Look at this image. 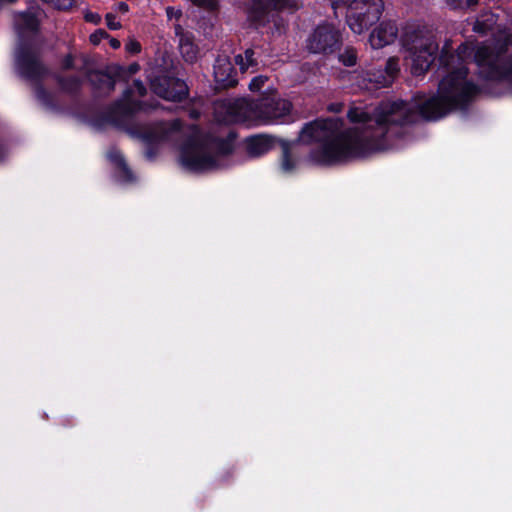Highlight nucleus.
<instances>
[{"label": "nucleus", "instance_id": "f257e3e1", "mask_svg": "<svg viewBox=\"0 0 512 512\" xmlns=\"http://www.w3.org/2000/svg\"><path fill=\"white\" fill-rule=\"evenodd\" d=\"M468 74L465 65L456 67L442 78L435 95L418 96L413 108L405 101L383 106L377 113L375 131H341L339 120L317 118L303 125L298 139L305 144L319 143L309 157L320 166L343 164L387 150L405 136V126L413 124L417 116L427 121L439 120L453 110L466 109L476 95L487 89V84L480 87L467 80Z\"/></svg>", "mask_w": 512, "mask_h": 512}, {"label": "nucleus", "instance_id": "f03ea898", "mask_svg": "<svg viewBox=\"0 0 512 512\" xmlns=\"http://www.w3.org/2000/svg\"><path fill=\"white\" fill-rule=\"evenodd\" d=\"M402 45L411 58V73L424 75L437 60L440 68L449 69L459 55L452 52L450 41H445L440 53L439 45L433 35H425L420 29L406 30L402 35Z\"/></svg>", "mask_w": 512, "mask_h": 512}, {"label": "nucleus", "instance_id": "7ed1b4c3", "mask_svg": "<svg viewBox=\"0 0 512 512\" xmlns=\"http://www.w3.org/2000/svg\"><path fill=\"white\" fill-rule=\"evenodd\" d=\"M180 163L193 173L212 171L218 167V157L224 156V138L196 131L180 146Z\"/></svg>", "mask_w": 512, "mask_h": 512}, {"label": "nucleus", "instance_id": "20e7f679", "mask_svg": "<svg viewBox=\"0 0 512 512\" xmlns=\"http://www.w3.org/2000/svg\"><path fill=\"white\" fill-rule=\"evenodd\" d=\"M292 108L289 100L276 94L263 96L255 101L246 98L229 101L226 98V119L231 117L239 123H246L252 119L272 123L289 116Z\"/></svg>", "mask_w": 512, "mask_h": 512}, {"label": "nucleus", "instance_id": "39448f33", "mask_svg": "<svg viewBox=\"0 0 512 512\" xmlns=\"http://www.w3.org/2000/svg\"><path fill=\"white\" fill-rule=\"evenodd\" d=\"M344 46V34L339 25L322 20L306 34L303 48L309 55L330 60Z\"/></svg>", "mask_w": 512, "mask_h": 512}, {"label": "nucleus", "instance_id": "423d86ee", "mask_svg": "<svg viewBox=\"0 0 512 512\" xmlns=\"http://www.w3.org/2000/svg\"><path fill=\"white\" fill-rule=\"evenodd\" d=\"M237 137L234 130L226 131V166L235 156H238L241 162L261 157L274 149L282 140L266 134L249 136L243 141H237Z\"/></svg>", "mask_w": 512, "mask_h": 512}, {"label": "nucleus", "instance_id": "0eeeda50", "mask_svg": "<svg viewBox=\"0 0 512 512\" xmlns=\"http://www.w3.org/2000/svg\"><path fill=\"white\" fill-rule=\"evenodd\" d=\"M480 79L491 82L512 81V53L503 55L489 46H480L474 54Z\"/></svg>", "mask_w": 512, "mask_h": 512}, {"label": "nucleus", "instance_id": "6e6552de", "mask_svg": "<svg viewBox=\"0 0 512 512\" xmlns=\"http://www.w3.org/2000/svg\"><path fill=\"white\" fill-rule=\"evenodd\" d=\"M151 91L160 98L182 102L189 95V88L186 82L178 77L177 67L171 64L166 67L155 68L149 76Z\"/></svg>", "mask_w": 512, "mask_h": 512}, {"label": "nucleus", "instance_id": "1a4fd4ad", "mask_svg": "<svg viewBox=\"0 0 512 512\" xmlns=\"http://www.w3.org/2000/svg\"><path fill=\"white\" fill-rule=\"evenodd\" d=\"M157 106V104L141 100H117L104 112L99 113L95 118V122L99 126L110 124L116 128L126 129L128 122L138 113H147L155 110Z\"/></svg>", "mask_w": 512, "mask_h": 512}, {"label": "nucleus", "instance_id": "9d476101", "mask_svg": "<svg viewBox=\"0 0 512 512\" xmlns=\"http://www.w3.org/2000/svg\"><path fill=\"white\" fill-rule=\"evenodd\" d=\"M384 11L383 0H353L348 5L346 22L356 34L378 23Z\"/></svg>", "mask_w": 512, "mask_h": 512}, {"label": "nucleus", "instance_id": "9b49d317", "mask_svg": "<svg viewBox=\"0 0 512 512\" xmlns=\"http://www.w3.org/2000/svg\"><path fill=\"white\" fill-rule=\"evenodd\" d=\"M16 66L21 77L41 82L49 69L28 44H21L16 54Z\"/></svg>", "mask_w": 512, "mask_h": 512}, {"label": "nucleus", "instance_id": "f8f14e48", "mask_svg": "<svg viewBox=\"0 0 512 512\" xmlns=\"http://www.w3.org/2000/svg\"><path fill=\"white\" fill-rule=\"evenodd\" d=\"M300 8L299 0H252L247 8V19L258 25H264L268 21L269 9L293 14Z\"/></svg>", "mask_w": 512, "mask_h": 512}, {"label": "nucleus", "instance_id": "ddd939ff", "mask_svg": "<svg viewBox=\"0 0 512 512\" xmlns=\"http://www.w3.org/2000/svg\"><path fill=\"white\" fill-rule=\"evenodd\" d=\"M400 73L399 58L390 57L383 68H370L363 72L362 83L367 90H378L393 84Z\"/></svg>", "mask_w": 512, "mask_h": 512}, {"label": "nucleus", "instance_id": "4468645a", "mask_svg": "<svg viewBox=\"0 0 512 512\" xmlns=\"http://www.w3.org/2000/svg\"><path fill=\"white\" fill-rule=\"evenodd\" d=\"M85 77L91 87L94 98H107L115 90L118 77L112 74V64L104 68H90L85 72Z\"/></svg>", "mask_w": 512, "mask_h": 512}, {"label": "nucleus", "instance_id": "2eb2a0df", "mask_svg": "<svg viewBox=\"0 0 512 512\" xmlns=\"http://www.w3.org/2000/svg\"><path fill=\"white\" fill-rule=\"evenodd\" d=\"M398 36V27L395 21L386 20L379 23V25L371 32L369 42L374 49L383 48L386 45L392 44Z\"/></svg>", "mask_w": 512, "mask_h": 512}, {"label": "nucleus", "instance_id": "dca6fc26", "mask_svg": "<svg viewBox=\"0 0 512 512\" xmlns=\"http://www.w3.org/2000/svg\"><path fill=\"white\" fill-rule=\"evenodd\" d=\"M130 132L139 137L145 145H159L169 137V131L164 127L163 122L148 128L135 127Z\"/></svg>", "mask_w": 512, "mask_h": 512}, {"label": "nucleus", "instance_id": "f3484780", "mask_svg": "<svg viewBox=\"0 0 512 512\" xmlns=\"http://www.w3.org/2000/svg\"><path fill=\"white\" fill-rule=\"evenodd\" d=\"M176 35L179 36V51L187 63H194L198 57V46L194 43V35L191 32H184L179 26L176 28Z\"/></svg>", "mask_w": 512, "mask_h": 512}, {"label": "nucleus", "instance_id": "a211bd4d", "mask_svg": "<svg viewBox=\"0 0 512 512\" xmlns=\"http://www.w3.org/2000/svg\"><path fill=\"white\" fill-rule=\"evenodd\" d=\"M400 101L401 100L381 103L374 111L373 124L371 123L372 120L369 117L368 113L359 111L356 108H351L347 113V117H348L349 121L352 123H362L364 125V127L362 129L355 128L356 130H359L361 132H372V131H375L377 128L376 118H377V113H378L379 109L388 104H392V103L400 102Z\"/></svg>", "mask_w": 512, "mask_h": 512}, {"label": "nucleus", "instance_id": "6ab92c4d", "mask_svg": "<svg viewBox=\"0 0 512 512\" xmlns=\"http://www.w3.org/2000/svg\"><path fill=\"white\" fill-rule=\"evenodd\" d=\"M14 22L17 32L22 35L25 32L36 33L40 28V21L35 12L26 11L17 12L14 15Z\"/></svg>", "mask_w": 512, "mask_h": 512}, {"label": "nucleus", "instance_id": "aec40b11", "mask_svg": "<svg viewBox=\"0 0 512 512\" xmlns=\"http://www.w3.org/2000/svg\"><path fill=\"white\" fill-rule=\"evenodd\" d=\"M54 79L57 82L60 90L65 94H68L72 98H78L80 96L83 82L79 76H62L55 74Z\"/></svg>", "mask_w": 512, "mask_h": 512}, {"label": "nucleus", "instance_id": "412c9836", "mask_svg": "<svg viewBox=\"0 0 512 512\" xmlns=\"http://www.w3.org/2000/svg\"><path fill=\"white\" fill-rule=\"evenodd\" d=\"M281 12H276L269 9L268 21L264 25H258L254 21H249L250 25L256 29L264 28L268 24L272 23V32L277 35H283L286 33L288 28V21L280 15Z\"/></svg>", "mask_w": 512, "mask_h": 512}, {"label": "nucleus", "instance_id": "4be33fe9", "mask_svg": "<svg viewBox=\"0 0 512 512\" xmlns=\"http://www.w3.org/2000/svg\"><path fill=\"white\" fill-rule=\"evenodd\" d=\"M282 148L280 168L283 173H293L296 170V161L292 157L291 145L286 140H281L279 144Z\"/></svg>", "mask_w": 512, "mask_h": 512}, {"label": "nucleus", "instance_id": "5701e85b", "mask_svg": "<svg viewBox=\"0 0 512 512\" xmlns=\"http://www.w3.org/2000/svg\"><path fill=\"white\" fill-rule=\"evenodd\" d=\"M335 58L345 67H354L358 61L357 49L352 45H344L333 59Z\"/></svg>", "mask_w": 512, "mask_h": 512}, {"label": "nucleus", "instance_id": "b1692460", "mask_svg": "<svg viewBox=\"0 0 512 512\" xmlns=\"http://www.w3.org/2000/svg\"><path fill=\"white\" fill-rule=\"evenodd\" d=\"M140 70V65L133 62L128 66H123L117 63H112V74L118 77L119 81L128 82L131 76Z\"/></svg>", "mask_w": 512, "mask_h": 512}, {"label": "nucleus", "instance_id": "393cba45", "mask_svg": "<svg viewBox=\"0 0 512 512\" xmlns=\"http://www.w3.org/2000/svg\"><path fill=\"white\" fill-rule=\"evenodd\" d=\"M253 56H254V51L252 49H247L245 51V59L247 61L246 63L244 62V58L242 57V55L239 54V55L235 56V63L237 65H239V69L242 74H244L246 72V70L248 69V67L250 65H256V62L253 59Z\"/></svg>", "mask_w": 512, "mask_h": 512}, {"label": "nucleus", "instance_id": "a878e982", "mask_svg": "<svg viewBox=\"0 0 512 512\" xmlns=\"http://www.w3.org/2000/svg\"><path fill=\"white\" fill-rule=\"evenodd\" d=\"M447 5L453 10H468L479 4L480 0H445Z\"/></svg>", "mask_w": 512, "mask_h": 512}, {"label": "nucleus", "instance_id": "bb28decb", "mask_svg": "<svg viewBox=\"0 0 512 512\" xmlns=\"http://www.w3.org/2000/svg\"><path fill=\"white\" fill-rule=\"evenodd\" d=\"M226 65H229L228 72L226 73V90L234 88L238 84V80L235 78L237 75L236 69L232 66L228 57H226Z\"/></svg>", "mask_w": 512, "mask_h": 512}, {"label": "nucleus", "instance_id": "cd10ccee", "mask_svg": "<svg viewBox=\"0 0 512 512\" xmlns=\"http://www.w3.org/2000/svg\"><path fill=\"white\" fill-rule=\"evenodd\" d=\"M267 80L268 79L266 76H262V75L255 76L250 80V82L248 84V88L252 92L260 91L263 88V86L265 85Z\"/></svg>", "mask_w": 512, "mask_h": 512}, {"label": "nucleus", "instance_id": "c85d7f7f", "mask_svg": "<svg viewBox=\"0 0 512 512\" xmlns=\"http://www.w3.org/2000/svg\"><path fill=\"white\" fill-rule=\"evenodd\" d=\"M118 177L122 182L129 183L134 180V175L127 163L118 168Z\"/></svg>", "mask_w": 512, "mask_h": 512}, {"label": "nucleus", "instance_id": "c756f323", "mask_svg": "<svg viewBox=\"0 0 512 512\" xmlns=\"http://www.w3.org/2000/svg\"><path fill=\"white\" fill-rule=\"evenodd\" d=\"M37 97L46 105H52V96L51 94L45 89V87L42 84H39L36 89Z\"/></svg>", "mask_w": 512, "mask_h": 512}, {"label": "nucleus", "instance_id": "7c9ffc66", "mask_svg": "<svg viewBox=\"0 0 512 512\" xmlns=\"http://www.w3.org/2000/svg\"><path fill=\"white\" fill-rule=\"evenodd\" d=\"M107 38H110V35L104 29H97L90 35L89 40L93 45H98Z\"/></svg>", "mask_w": 512, "mask_h": 512}, {"label": "nucleus", "instance_id": "2f4dec72", "mask_svg": "<svg viewBox=\"0 0 512 512\" xmlns=\"http://www.w3.org/2000/svg\"><path fill=\"white\" fill-rule=\"evenodd\" d=\"M61 69L63 71H70L75 69V57L72 53L66 54L61 60Z\"/></svg>", "mask_w": 512, "mask_h": 512}, {"label": "nucleus", "instance_id": "473e14b6", "mask_svg": "<svg viewBox=\"0 0 512 512\" xmlns=\"http://www.w3.org/2000/svg\"><path fill=\"white\" fill-rule=\"evenodd\" d=\"M108 157L117 169L121 166H124V164L126 163V160L120 151H112L109 153Z\"/></svg>", "mask_w": 512, "mask_h": 512}, {"label": "nucleus", "instance_id": "72a5a7b5", "mask_svg": "<svg viewBox=\"0 0 512 512\" xmlns=\"http://www.w3.org/2000/svg\"><path fill=\"white\" fill-rule=\"evenodd\" d=\"M141 44L139 41H137L136 39H130L126 44H125V50L127 53L131 54V55H136L138 53L141 52Z\"/></svg>", "mask_w": 512, "mask_h": 512}, {"label": "nucleus", "instance_id": "f704fd0d", "mask_svg": "<svg viewBox=\"0 0 512 512\" xmlns=\"http://www.w3.org/2000/svg\"><path fill=\"white\" fill-rule=\"evenodd\" d=\"M106 25L110 30H118L122 27L121 23L116 20V15L109 12L105 15Z\"/></svg>", "mask_w": 512, "mask_h": 512}, {"label": "nucleus", "instance_id": "c9c22d12", "mask_svg": "<svg viewBox=\"0 0 512 512\" xmlns=\"http://www.w3.org/2000/svg\"><path fill=\"white\" fill-rule=\"evenodd\" d=\"M216 105H217V108H216V112H215V118H216V121L218 124H223L224 123V113L221 112V108H224V99H218L216 101Z\"/></svg>", "mask_w": 512, "mask_h": 512}, {"label": "nucleus", "instance_id": "e433bc0d", "mask_svg": "<svg viewBox=\"0 0 512 512\" xmlns=\"http://www.w3.org/2000/svg\"><path fill=\"white\" fill-rule=\"evenodd\" d=\"M41 1L44 3H47V4H53L58 9H66L71 6L70 0H41Z\"/></svg>", "mask_w": 512, "mask_h": 512}, {"label": "nucleus", "instance_id": "4c0bfd02", "mask_svg": "<svg viewBox=\"0 0 512 512\" xmlns=\"http://www.w3.org/2000/svg\"><path fill=\"white\" fill-rule=\"evenodd\" d=\"M145 157L148 159V160H154L157 153H158V146L159 145H145Z\"/></svg>", "mask_w": 512, "mask_h": 512}, {"label": "nucleus", "instance_id": "58836bf2", "mask_svg": "<svg viewBox=\"0 0 512 512\" xmlns=\"http://www.w3.org/2000/svg\"><path fill=\"white\" fill-rule=\"evenodd\" d=\"M133 87L139 96L144 97L147 94L146 86L140 79H135L133 81Z\"/></svg>", "mask_w": 512, "mask_h": 512}, {"label": "nucleus", "instance_id": "ea45409f", "mask_svg": "<svg viewBox=\"0 0 512 512\" xmlns=\"http://www.w3.org/2000/svg\"><path fill=\"white\" fill-rule=\"evenodd\" d=\"M85 20L93 24H98L101 21V17L97 13L89 12L85 15Z\"/></svg>", "mask_w": 512, "mask_h": 512}, {"label": "nucleus", "instance_id": "a19ab883", "mask_svg": "<svg viewBox=\"0 0 512 512\" xmlns=\"http://www.w3.org/2000/svg\"><path fill=\"white\" fill-rule=\"evenodd\" d=\"M116 11L122 14L129 12V5L126 2H118L116 4Z\"/></svg>", "mask_w": 512, "mask_h": 512}, {"label": "nucleus", "instance_id": "79ce46f5", "mask_svg": "<svg viewBox=\"0 0 512 512\" xmlns=\"http://www.w3.org/2000/svg\"><path fill=\"white\" fill-rule=\"evenodd\" d=\"M473 30L477 33H485L486 25L483 22L476 21L474 24Z\"/></svg>", "mask_w": 512, "mask_h": 512}, {"label": "nucleus", "instance_id": "37998d69", "mask_svg": "<svg viewBox=\"0 0 512 512\" xmlns=\"http://www.w3.org/2000/svg\"><path fill=\"white\" fill-rule=\"evenodd\" d=\"M216 89L221 91L224 89V79L219 78V72H215Z\"/></svg>", "mask_w": 512, "mask_h": 512}, {"label": "nucleus", "instance_id": "c03bdc74", "mask_svg": "<svg viewBox=\"0 0 512 512\" xmlns=\"http://www.w3.org/2000/svg\"><path fill=\"white\" fill-rule=\"evenodd\" d=\"M353 0H331L333 7H338L341 5H349Z\"/></svg>", "mask_w": 512, "mask_h": 512}, {"label": "nucleus", "instance_id": "a18cd8bd", "mask_svg": "<svg viewBox=\"0 0 512 512\" xmlns=\"http://www.w3.org/2000/svg\"><path fill=\"white\" fill-rule=\"evenodd\" d=\"M108 39H109V44H110V46H111L113 49H118V48H120V46H121V42H120L118 39L113 38V37H111V36H110V38H108Z\"/></svg>", "mask_w": 512, "mask_h": 512}, {"label": "nucleus", "instance_id": "49530a36", "mask_svg": "<svg viewBox=\"0 0 512 512\" xmlns=\"http://www.w3.org/2000/svg\"><path fill=\"white\" fill-rule=\"evenodd\" d=\"M132 95H133V89L128 87L124 90V93H123L124 98L122 100L132 99L131 98Z\"/></svg>", "mask_w": 512, "mask_h": 512}, {"label": "nucleus", "instance_id": "de8ad7c7", "mask_svg": "<svg viewBox=\"0 0 512 512\" xmlns=\"http://www.w3.org/2000/svg\"><path fill=\"white\" fill-rule=\"evenodd\" d=\"M199 116H200V113L198 111H196V110H192L190 112V117L193 118V119H198Z\"/></svg>", "mask_w": 512, "mask_h": 512}, {"label": "nucleus", "instance_id": "09e8293b", "mask_svg": "<svg viewBox=\"0 0 512 512\" xmlns=\"http://www.w3.org/2000/svg\"><path fill=\"white\" fill-rule=\"evenodd\" d=\"M4 148L2 145H0V160H2L4 158Z\"/></svg>", "mask_w": 512, "mask_h": 512}, {"label": "nucleus", "instance_id": "8fccbe9b", "mask_svg": "<svg viewBox=\"0 0 512 512\" xmlns=\"http://www.w3.org/2000/svg\"><path fill=\"white\" fill-rule=\"evenodd\" d=\"M66 421H67V425H69V426H73L74 425L72 420L66 419ZM64 425L66 426V424H64Z\"/></svg>", "mask_w": 512, "mask_h": 512}, {"label": "nucleus", "instance_id": "3c124183", "mask_svg": "<svg viewBox=\"0 0 512 512\" xmlns=\"http://www.w3.org/2000/svg\"><path fill=\"white\" fill-rule=\"evenodd\" d=\"M216 62L218 63V68H219V70H220V69H221L220 59L218 58V59L216 60Z\"/></svg>", "mask_w": 512, "mask_h": 512}]
</instances>
